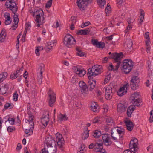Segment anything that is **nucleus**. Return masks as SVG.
Instances as JSON below:
<instances>
[{
    "mask_svg": "<svg viewBox=\"0 0 153 153\" xmlns=\"http://www.w3.org/2000/svg\"><path fill=\"white\" fill-rule=\"evenodd\" d=\"M44 14L42 10L40 8L36 9L32 13L33 16H35V21L37 24L36 25L38 27H41V26L45 22Z\"/></svg>",
    "mask_w": 153,
    "mask_h": 153,
    "instance_id": "nucleus-1",
    "label": "nucleus"
},
{
    "mask_svg": "<svg viewBox=\"0 0 153 153\" xmlns=\"http://www.w3.org/2000/svg\"><path fill=\"white\" fill-rule=\"evenodd\" d=\"M28 115V119H25V121L27 124L25 127V132L26 134L29 133H32L33 132L34 123L33 121V114L30 111H28L27 113Z\"/></svg>",
    "mask_w": 153,
    "mask_h": 153,
    "instance_id": "nucleus-2",
    "label": "nucleus"
},
{
    "mask_svg": "<svg viewBox=\"0 0 153 153\" xmlns=\"http://www.w3.org/2000/svg\"><path fill=\"white\" fill-rule=\"evenodd\" d=\"M124 131L123 129L121 128L114 127L111 131V137L115 141L117 142L118 138L123 137Z\"/></svg>",
    "mask_w": 153,
    "mask_h": 153,
    "instance_id": "nucleus-3",
    "label": "nucleus"
},
{
    "mask_svg": "<svg viewBox=\"0 0 153 153\" xmlns=\"http://www.w3.org/2000/svg\"><path fill=\"white\" fill-rule=\"evenodd\" d=\"M102 67L100 65H95L91 68L88 69V75L89 79H91L93 76H94L100 74L102 70Z\"/></svg>",
    "mask_w": 153,
    "mask_h": 153,
    "instance_id": "nucleus-4",
    "label": "nucleus"
},
{
    "mask_svg": "<svg viewBox=\"0 0 153 153\" xmlns=\"http://www.w3.org/2000/svg\"><path fill=\"white\" fill-rule=\"evenodd\" d=\"M134 66V63L131 59H125L122 64L123 69L125 74L129 73L131 70Z\"/></svg>",
    "mask_w": 153,
    "mask_h": 153,
    "instance_id": "nucleus-5",
    "label": "nucleus"
},
{
    "mask_svg": "<svg viewBox=\"0 0 153 153\" xmlns=\"http://www.w3.org/2000/svg\"><path fill=\"white\" fill-rule=\"evenodd\" d=\"M76 42L75 39L69 34H67L64 38V44L68 48L72 47L76 44Z\"/></svg>",
    "mask_w": 153,
    "mask_h": 153,
    "instance_id": "nucleus-6",
    "label": "nucleus"
},
{
    "mask_svg": "<svg viewBox=\"0 0 153 153\" xmlns=\"http://www.w3.org/2000/svg\"><path fill=\"white\" fill-rule=\"evenodd\" d=\"M116 86L114 82L111 83L109 85L105 88V97L107 100L111 99L113 95L112 90L115 88Z\"/></svg>",
    "mask_w": 153,
    "mask_h": 153,
    "instance_id": "nucleus-7",
    "label": "nucleus"
},
{
    "mask_svg": "<svg viewBox=\"0 0 153 153\" xmlns=\"http://www.w3.org/2000/svg\"><path fill=\"white\" fill-rule=\"evenodd\" d=\"M5 5L7 8H9L13 13H16L18 9V7L14 0H8L6 3Z\"/></svg>",
    "mask_w": 153,
    "mask_h": 153,
    "instance_id": "nucleus-8",
    "label": "nucleus"
},
{
    "mask_svg": "<svg viewBox=\"0 0 153 153\" xmlns=\"http://www.w3.org/2000/svg\"><path fill=\"white\" fill-rule=\"evenodd\" d=\"M44 65L40 64L38 66L37 70V79L39 83L41 84L42 79V73L44 71Z\"/></svg>",
    "mask_w": 153,
    "mask_h": 153,
    "instance_id": "nucleus-9",
    "label": "nucleus"
},
{
    "mask_svg": "<svg viewBox=\"0 0 153 153\" xmlns=\"http://www.w3.org/2000/svg\"><path fill=\"white\" fill-rule=\"evenodd\" d=\"M91 2V0H77V6L81 11L86 7L88 3Z\"/></svg>",
    "mask_w": 153,
    "mask_h": 153,
    "instance_id": "nucleus-10",
    "label": "nucleus"
},
{
    "mask_svg": "<svg viewBox=\"0 0 153 153\" xmlns=\"http://www.w3.org/2000/svg\"><path fill=\"white\" fill-rule=\"evenodd\" d=\"M48 103L50 107H52L55 102L56 100L55 94L51 89H49V92Z\"/></svg>",
    "mask_w": 153,
    "mask_h": 153,
    "instance_id": "nucleus-11",
    "label": "nucleus"
},
{
    "mask_svg": "<svg viewBox=\"0 0 153 153\" xmlns=\"http://www.w3.org/2000/svg\"><path fill=\"white\" fill-rule=\"evenodd\" d=\"M138 140L136 138H134L131 140L129 144L130 149L133 152H135L138 149Z\"/></svg>",
    "mask_w": 153,
    "mask_h": 153,
    "instance_id": "nucleus-12",
    "label": "nucleus"
},
{
    "mask_svg": "<svg viewBox=\"0 0 153 153\" xmlns=\"http://www.w3.org/2000/svg\"><path fill=\"white\" fill-rule=\"evenodd\" d=\"M122 57V53L120 52L119 53H115L112 54L109 58L114 59L115 62H117V64H119L120 65L121 64V62Z\"/></svg>",
    "mask_w": 153,
    "mask_h": 153,
    "instance_id": "nucleus-13",
    "label": "nucleus"
},
{
    "mask_svg": "<svg viewBox=\"0 0 153 153\" xmlns=\"http://www.w3.org/2000/svg\"><path fill=\"white\" fill-rule=\"evenodd\" d=\"M45 142L46 146H56V142L54 138L51 136L49 135L46 137Z\"/></svg>",
    "mask_w": 153,
    "mask_h": 153,
    "instance_id": "nucleus-14",
    "label": "nucleus"
},
{
    "mask_svg": "<svg viewBox=\"0 0 153 153\" xmlns=\"http://www.w3.org/2000/svg\"><path fill=\"white\" fill-rule=\"evenodd\" d=\"M72 69L74 73L81 77L83 76L86 73V71L84 69L80 68L78 66H73Z\"/></svg>",
    "mask_w": 153,
    "mask_h": 153,
    "instance_id": "nucleus-15",
    "label": "nucleus"
},
{
    "mask_svg": "<svg viewBox=\"0 0 153 153\" xmlns=\"http://www.w3.org/2000/svg\"><path fill=\"white\" fill-rule=\"evenodd\" d=\"M49 113L48 112H45V114H44L41 118V122L42 124L43 128H45L48 125L49 121Z\"/></svg>",
    "mask_w": 153,
    "mask_h": 153,
    "instance_id": "nucleus-16",
    "label": "nucleus"
},
{
    "mask_svg": "<svg viewBox=\"0 0 153 153\" xmlns=\"http://www.w3.org/2000/svg\"><path fill=\"white\" fill-rule=\"evenodd\" d=\"M56 137L58 146L60 148L62 147L64 144V141L62 135L58 132L56 134Z\"/></svg>",
    "mask_w": 153,
    "mask_h": 153,
    "instance_id": "nucleus-17",
    "label": "nucleus"
},
{
    "mask_svg": "<svg viewBox=\"0 0 153 153\" xmlns=\"http://www.w3.org/2000/svg\"><path fill=\"white\" fill-rule=\"evenodd\" d=\"M127 106L124 100L120 102L117 105V111L119 113H121L125 111Z\"/></svg>",
    "mask_w": 153,
    "mask_h": 153,
    "instance_id": "nucleus-18",
    "label": "nucleus"
},
{
    "mask_svg": "<svg viewBox=\"0 0 153 153\" xmlns=\"http://www.w3.org/2000/svg\"><path fill=\"white\" fill-rule=\"evenodd\" d=\"M56 41L55 40L51 41L47 43L45 47L46 51L47 53L50 52L51 50H53V48L56 45Z\"/></svg>",
    "mask_w": 153,
    "mask_h": 153,
    "instance_id": "nucleus-19",
    "label": "nucleus"
},
{
    "mask_svg": "<svg viewBox=\"0 0 153 153\" xmlns=\"http://www.w3.org/2000/svg\"><path fill=\"white\" fill-rule=\"evenodd\" d=\"M129 86V85L127 83L123 87L120 88L117 92V94L120 96H122L125 94L127 93V90Z\"/></svg>",
    "mask_w": 153,
    "mask_h": 153,
    "instance_id": "nucleus-20",
    "label": "nucleus"
},
{
    "mask_svg": "<svg viewBox=\"0 0 153 153\" xmlns=\"http://www.w3.org/2000/svg\"><path fill=\"white\" fill-rule=\"evenodd\" d=\"M139 82V78L137 76H135L132 77L130 84L133 90H135L136 87L138 86Z\"/></svg>",
    "mask_w": 153,
    "mask_h": 153,
    "instance_id": "nucleus-21",
    "label": "nucleus"
},
{
    "mask_svg": "<svg viewBox=\"0 0 153 153\" xmlns=\"http://www.w3.org/2000/svg\"><path fill=\"white\" fill-rule=\"evenodd\" d=\"M102 138L103 142L105 145L108 146L112 144V142L111 140L109 134H103L102 135Z\"/></svg>",
    "mask_w": 153,
    "mask_h": 153,
    "instance_id": "nucleus-22",
    "label": "nucleus"
},
{
    "mask_svg": "<svg viewBox=\"0 0 153 153\" xmlns=\"http://www.w3.org/2000/svg\"><path fill=\"white\" fill-rule=\"evenodd\" d=\"M132 45L131 40L128 39L126 41L124 46L128 51L131 52L132 50Z\"/></svg>",
    "mask_w": 153,
    "mask_h": 153,
    "instance_id": "nucleus-23",
    "label": "nucleus"
},
{
    "mask_svg": "<svg viewBox=\"0 0 153 153\" xmlns=\"http://www.w3.org/2000/svg\"><path fill=\"white\" fill-rule=\"evenodd\" d=\"M43 149H45L46 153H55L57 151L56 146H45Z\"/></svg>",
    "mask_w": 153,
    "mask_h": 153,
    "instance_id": "nucleus-24",
    "label": "nucleus"
},
{
    "mask_svg": "<svg viewBox=\"0 0 153 153\" xmlns=\"http://www.w3.org/2000/svg\"><path fill=\"white\" fill-rule=\"evenodd\" d=\"M92 42L93 44L97 48H103L105 47V43L102 42H98L95 39H92Z\"/></svg>",
    "mask_w": 153,
    "mask_h": 153,
    "instance_id": "nucleus-25",
    "label": "nucleus"
},
{
    "mask_svg": "<svg viewBox=\"0 0 153 153\" xmlns=\"http://www.w3.org/2000/svg\"><path fill=\"white\" fill-rule=\"evenodd\" d=\"M103 149V143H95V146L94 148V151L96 152H100L102 151Z\"/></svg>",
    "mask_w": 153,
    "mask_h": 153,
    "instance_id": "nucleus-26",
    "label": "nucleus"
},
{
    "mask_svg": "<svg viewBox=\"0 0 153 153\" xmlns=\"http://www.w3.org/2000/svg\"><path fill=\"white\" fill-rule=\"evenodd\" d=\"M6 36V30L4 29H3L0 34V42L1 43L4 42L5 41Z\"/></svg>",
    "mask_w": 153,
    "mask_h": 153,
    "instance_id": "nucleus-27",
    "label": "nucleus"
},
{
    "mask_svg": "<svg viewBox=\"0 0 153 153\" xmlns=\"http://www.w3.org/2000/svg\"><path fill=\"white\" fill-rule=\"evenodd\" d=\"M127 129L130 131H132L134 128V124L133 122L130 120H127L125 121Z\"/></svg>",
    "mask_w": 153,
    "mask_h": 153,
    "instance_id": "nucleus-28",
    "label": "nucleus"
},
{
    "mask_svg": "<svg viewBox=\"0 0 153 153\" xmlns=\"http://www.w3.org/2000/svg\"><path fill=\"white\" fill-rule=\"evenodd\" d=\"M13 15V17L14 18L13 22H14V25L12 26V28L13 30L16 29L17 27V24L19 22V18H18V16L15 14H14Z\"/></svg>",
    "mask_w": 153,
    "mask_h": 153,
    "instance_id": "nucleus-29",
    "label": "nucleus"
},
{
    "mask_svg": "<svg viewBox=\"0 0 153 153\" xmlns=\"http://www.w3.org/2000/svg\"><path fill=\"white\" fill-rule=\"evenodd\" d=\"M79 86L81 89L82 90L83 92L86 91L88 88L86 84L83 81H80L79 84Z\"/></svg>",
    "mask_w": 153,
    "mask_h": 153,
    "instance_id": "nucleus-30",
    "label": "nucleus"
},
{
    "mask_svg": "<svg viewBox=\"0 0 153 153\" xmlns=\"http://www.w3.org/2000/svg\"><path fill=\"white\" fill-rule=\"evenodd\" d=\"M120 65L118 64H117L115 66L112 65V63H110L108 67L107 68L109 71H114L118 70Z\"/></svg>",
    "mask_w": 153,
    "mask_h": 153,
    "instance_id": "nucleus-31",
    "label": "nucleus"
},
{
    "mask_svg": "<svg viewBox=\"0 0 153 153\" xmlns=\"http://www.w3.org/2000/svg\"><path fill=\"white\" fill-rule=\"evenodd\" d=\"M90 31V30L89 28H86L79 30L78 32V33L79 34L87 35L89 33Z\"/></svg>",
    "mask_w": 153,
    "mask_h": 153,
    "instance_id": "nucleus-32",
    "label": "nucleus"
},
{
    "mask_svg": "<svg viewBox=\"0 0 153 153\" xmlns=\"http://www.w3.org/2000/svg\"><path fill=\"white\" fill-rule=\"evenodd\" d=\"M134 109V106L133 105H131L128 108L127 111V114L128 117L131 116L132 113Z\"/></svg>",
    "mask_w": 153,
    "mask_h": 153,
    "instance_id": "nucleus-33",
    "label": "nucleus"
},
{
    "mask_svg": "<svg viewBox=\"0 0 153 153\" xmlns=\"http://www.w3.org/2000/svg\"><path fill=\"white\" fill-rule=\"evenodd\" d=\"M8 90L7 86L6 85L0 88V94L2 95L5 94Z\"/></svg>",
    "mask_w": 153,
    "mask_h": 153,
    "instance_id": "nucleus-34",
    "label": "nucleus"
},
{
    "mask_svg": "<svg viewBox=\"0 0 153 153\" xmlns=\"http://www.w3.org/2000/svg\"><path fill=\"white\" fill-rule=\"evenodd\" d=\"M106 123L107 125L109 126H113L114 124V120L111 117H108L106 118Z\"/></svg>",
    "mask_w": 153,
    "mask_h": 153,
    "instance_id": "nucleus-35",
    "label": "nucleus"
},
{
    "mask_svg": "<svg viewBox=\"0 0 153 153\" xmlns=\"http://www.w3.org/2000/svg\"><path fill=\"white\" fill-rule=\"evenodd\" d=\"M98 108V105L96 102H92L91 105V109L93 111H96Z\"/></svg>",
    "mask_w": 153,
    "mask_h": 153,
    "instance_id": "nucleus-36",
    "label": "nucleus"
},
{
    "mask_svg": "<svg viewBox=\"0 0 153 153\" xmlns=\"http://www.w3.org/2000/svg\"><path fill=\"white\" fill-rule=\"evenodd\" d=\"M7 76L8 74L6 72L0 74V83L7 78Z\"/></svg>",
    "mask_w": 153,
    "mask_h": 153,
    "instance_id": "nucleus-37",
    "label": "nucleus"
},
{
    "mask_svg": "<svg viewBox=\"0 0 153 153\" xmlns=\"http://www.w3.org/2000/svg\"><path fill=\"white\" fill-rule=\"evenodd\" d=\"M131 102L134 105H133L135 107V106H138L140 103L141 100L140 99H135V100H131Z\"/></svg>",
    "mask_w": 153,
    "mask_h": 153,
    "instance_id": "nucleus-38",
    "label": "nucleus"
},
{
    "mask_svg": "<svg viewBox=\"0 0 153 153\" xmlns=\"http://www.w3.org/2000/svg\"><path fill=\"white\" fill-rule=\"evenodd\" d=\"M96 85V81L95 80H92V82L90 81L89 83V89L90 91H92L95 88Z\"/></svg>",
    "mask_w": 153,
    "mask_h": 153,
    "instance_id": "nucleus-39",
    "label": "nucleus"
},
{
    "mask_svg": "<svg viewBox=\"0 0 153 153\" xmlns=\"http://www.w3.org/2000/svg\"><path fill=\"white\" fill-rule=\"evenodd\" d=\"M140 94L137 92H135L134 94H132L131 97V100H135V99H139V98Z\"/></svg>",
    "mask_w": 153,
    "mask_h": 153,
    "instance_id": "nucleus-40",
    "label": "nucleus"
},
{
    "mask_svg": "<svg viewBox=\"0 0 153 153\" xmlns=\"http://www.w3.org/2000/svg\"><path fill=\"white\" fill-rule=\"evenodd\" d=\"M144 12L143 10H141L140 11V15L139 17L140 18L139 19V20H140L139 23L140 24H141L143 22L144 19Z\"/></svg>",
    "mask_w": 153,
    "mask_h": 153,
    "instance_id": "nucleus-41",
    "label": "nucleus"
},
{
    "mask_svg": "<svg viewBox=\"0 0 153 153\" xmlns=\"http://www.w3.org/2000/svg\"><path fill=\"white\" fill-rule=\"evenodd\" d=\"M89 130L88 128L86 129L85 131L84 132L82 136V138L83 139H85L89 137Z\"/></svg>",
    "mask_w": 153,
    "mask_h": 153,
    "instance_id": "nucleus-42",
    "label": "nucleus"
},
{
    "mask_svg": "<svg viewBox=\"0 0 153 153\" xmlns=\"http://www.w3.org/2000/svg\"><path fill=\"white\" fill-rule=\"evenodd\" d=\"M59 120L60 121L66 120L68 118V117H67L65 115L60 114L58 117Z\"/></svg>",
    "mask_w": 153,
    "mask_h": 153,
    "instance_id": "nucleus-43",
    "label": "nucleus"
},
{
    "mask_svg": "<svg viewBox=\"0 0 153 153\" xmlns=\"http://www.w3.org/2000/svg\"><path fill=\"white\" fill-rule=\"evenodd\" d=\"M101 132L98 130H96L94 132L93 135V137L95 138H98L101 135Z\"/></svg>",
    "mask_w": 153,
    "mask_h": 153,
    "instance_id": "nucleus-44",
    "label": "nucleus"
},
{
    "mask_svg": "<svg viewBox=\"0 0 153 153\" xmlns=\"http://www.w3.org/2000/svg\"><path fill=\"white\" fill-rule=\"evenodd\" d=\"M97 2L98 4L101 7H103L106 3L105 0H97Z\"/></svg>",
    "mask_w": 153,
    "mask_h": 153,
    "instance_id": "nucleus-45",
    "label": "nucleus"
},
{
    "mask_svg": "<svg viewBox=\"0 0 153 153\" xmlns=\"http://www.w3.org/2000/svg\"><path fill=\"white\" fill-rule=\"evenodd\" d=\"M132 28L131 25H129L127 27L126 29L125 30V33L126 34H128L129 31Z\"/></svg>",
    "mask_w": 153,
    "mask_h": 153,
    "instance_id": "nucleus-46",
    "label": "nucleus"
},
{
    "mask_svg": "<svg viewBox=\"0 0 153 153\" xmlns=\"http://www.w3.org/2000/svg\"><path fill=\"white\" fill-rule=\"evenodd\" d=\"M13 107V105H11V104L9 103H7L5 105L4 108L5 109H10L12 108Z\"/></svg>",
    "mask_w": 153,
    "mask_h": 153,
    "instance_id": "nucleus-47",
    "label": "nucleus"
},
{
    "mask_svg": "<svg viewBox=\"0 0 153 153\" xmlns=\"http://www.w3.org/2000/svg\"><path fill=\"white\" fill-rule=\"evenodd\" d=\"M71 82L73 83H76L78 82V79L76 76H74L71 79Z\"/></svg>",
    "mask_w": 153,
    "mask_h": 153,
    "instance_id": "nucleus-48",
    "label": "nucleus"
},
{
    "mask_svg": "<svg viewBox=\"0 0 153 153\" xmlns=\"http://www.w3.org/2000/svg\"><path fill=\"white\" fill-rule=\"evenodd\" d=\"M111 78L110 75H108L105 78L104 80V84H105L109 82Z\"/></svg>",
    "mask_w": 153,
    "mask_h": 153,
    "instance_id": "nucleus-49",
    "label": "nucleus"
},
{
    "mask_svg": "<svg viewBox=\"0 0 153 153\" xmlns=\"http://www.w3.org/2000/svg\"><path fill=\"white\" fill-rule=\"evenodd\" d=\"M8 121H9V123L12 125H14L15 124V118H9L7 120Z\"/></svg>",
    "mask_w": 153,
    "mask_h": 153,
    "instance_id": "nucleus-50",
    "label": "nucleus"
},
{
    "mask_svg": "<svg viewBox=\"0 0 153 153\" xmlns=\"http://www.w3.org/2000/svg\"><path fill=\"white\" fill-rule=\"evenodd\" d=\"M111 11V8L110 5H108V4H107V6L105 9V12L107 14L110 13Z\"/></svg>",
    "mask_w": 153,
    "mask_h": 153,
    "instance_id": "nucleus-51",
    "label": "nucleus"
},
{
    "mask_svg": "<svg viewBox=\"0 0 153 153\" xmlns=\"http://www.w3.org/2000/svg\"><path fill=\"white\" fill-rule=\"evenodd\" d=\"M24 68L23 66H22L19 70H17L15 73L18 76L19 75L21 74V72L22 71Z\"/></svg>",
    "mask_w": 153,
    "mask_h": 153,
    "instance_id": "nucleus-52",
    "label": "nucleus"
},
{
    "mask_svg": "<svg viewBox=\"0 0 153 153\" xmlns=\"http://www.w3.org/2000/svg\"><path fill=\"white\" fill-rule=\"evenodd\" d=\"M52 1H48L46 4V7L48 8H50L51 6Z\"/></svg>",
    "mask_w": 153,
    "mask_h": 153,
    "instance_id": "nucleus-53",
    "label": "nucleus"
},
{
    "mask_svg": "<svg viewBox=\"0 0 153 153\" xmlns=\"http://www.w3.org/2000/svg\"><path fill=\"white\" fill-rule=\"evenodd\" d=\"M18 97V94H17V92H16L13 94V99L14 101H16L17 100Z\"/></svg>",
    "mask_w": 153,
    "mask_h": 153,
    "instance_id": "nucleus-54",
    "label": "nucleus"
},
{
    "mask_svg": "<svg viewBox=\"0 0 153 153\" xmlns=\"http://www.w3.org/2000/svg\"><path fill=\"white\" fill-rule=\"evenodd\" d=\"M7 130L8 131L11 132L15 130V128L12 126H9L7 128Z\"/></svg>",
    "mask_w": 153,
    "mask_h": 153,
    "instance_id": "nucleus-55",
    "label": "nucleus"
},
{
    "mask_svg": "<svg viewBox=\"0 0 153 153\" xmlns=\"http://www.w3.org/2000/svg\"><path fill=\"white\" fill-rule=\"evenodd\" d=\"M5 19L4 23L5 25H7L11 23V20H10V18Z\"/></svg>",
    "mask_w": 153,
    "mask_h": 153,
    "instance_id": "nucleus-56",
    "label": "nucleus"
},
{
    "mask_svg": "<svg viewBox=\"0 0 153 153\" xmlns=\"http://www.w3.org/2000/svg\"><path fill=\"white\" fill-rule=\"evenodd\" d=\"M90 24V22H87L84 23L82 24L81 25V27L82 28H83L85 27L88 26Z\"/></svg>",
    "mask_w": 153,
    "mask_h": 153,
    "instance_id": "nucleus-57",
    "label": "nucleus"
},
{
    "mask_svg": "<svg viewBox=\"0 0 153 153\" xmlns=\"http://www.w3.org/2000/svg\"><path fill=\"white\" fill-rule=\"evenodd\" d=\"M31 27V25L30 23L28 22L25 25V30H28L30 29Z\"/></svg>",
    "mask_w": 153,
    "mask_h": 153,
    "instance_id": "nucleus-58",
    "label": "nucleus"
},
{
    "mask_svg": "<svg viewBox=\"0 0 153 153\" xmlns=\"http://www.w3.org/2000/svg\"><path fill=\"white\" fill-rule=\"evenodd\" d=\"M76 20H74L71 24V25L70 26V29L71 30H73L74 29V24H75L76 23Z\"/></svg>",
    "mask_w": 153,
    "mask_h": 153,
    "instance_id": "nucleus-59",
    "label": "nucleus"
},
{
    "mask_svg": "<svg viewBox=\"0 0 153 153\" xmlns=\"http://www.w3.org/2000/svg\"><path fill=\"white\" fill-rule=\"evenodd\" d=\"M18 75L14 73L13 74H12L10 76V78L12 79H13L17 78Z\"/></svg>",
    "mask_w": 153,
    "mask_h": 153,
    "instance_id": "nucleus-60",
    "label": "nucleus"
},
{
    "mask_svg": "<svg viewBox=\"0 0 153 153\" xmlns=\"http://www.w3.org/2000/svg\"><path fill=\"white\" fill-rule=\"evenodd\" d=\"M150 38H146L145 39V42L146 44V45H149L150 42Z\"/></svg>",
    "mask_w": 153,
    "mask_h": 153,
    "instance_id": "nucleus-61",
    "label": "nucleus"
},
{
    "mask_svg": "<svg viewBox=\"0 0 153 153\" xmlns=\"http://www.w3.org/2000/svg\"><path fill=\"white\" fill-rule=\"evenodd\" d=\"M85 54V53L81 51H79V52H77V54L80 56H83Z\"/></svg>",
    "mask_w": 153,
    "mask_h": 153,
    "instance_id": "nucleus-62",
    "label": "nucleus"
},
{
    "mask_svg": "<svg viewBox=\"0 0 153 153\" xmlns=\"http://www.w3.org/2000/svg\"><path fill=\"white\" fill-rule=\"evenodd\" d=\"M4 16L5 18V19L10 18V14L9 13L7 12H6L4 14Z\"/></svg>",
    "mask_w": 153,
    "mask_h": 153,
    "instance_id": "nucleus-63",
    "label": "nucleus"
},
{
    "mask_svg": "<svg viewBox=\"0 0 153 153\" xmlns=\"http://www.w3.org/2000/svg\"><path fill=\"white\" fill-rule=\"evenodd\" d=\"M98 117H97L94 118L93 121V123H95L98 122Z\"/></svg>",
    "mask_w": 153,
    "mask_h": 153,
    "instance_id": "nucleus-64",
    "label": "nucleus"
}]
</instances>
